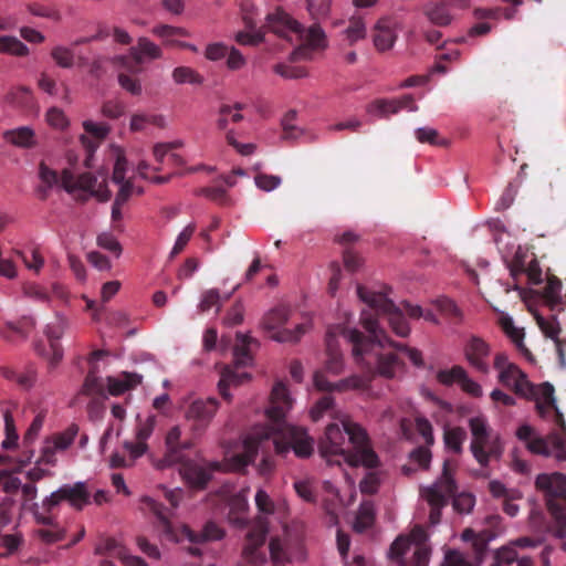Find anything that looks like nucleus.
<instances>
[{
    "instance_id": "obj_32",
    "label": "nucleus",
    "mask_w": 566,
    "mask_h": 566,
    "mask_svg": "<svg viewBox=\"0 0 566 566\" xmlns=\"http://www.w3.org/2000/svg\"><path fill=\"white\" fill-rule=\"evenodd\" d=\"M501 327L522 354H530L528 348L524 344V331L516 327L511 317L501 318Z\"/></svg>"
},
{
    "instance_id": "obj_35",
    "label": "nucleus",
    "mask_w": 566,
    "mask_h": 566,
    "mask_svg": "<svg viewBox=\"0 0 566 566\" xmlns=\"http://www.w3.org/2000/svg\"><path fill=\"white\" fill-rule=\"evenodd\" d=\"M410 547V541L407 536H398L390 545L388 557L390 566H406L402 557Z\"/></svg>"
},
{
    "instance_id": "obj_50",
    "label": "nucleus",
    "mask_w": 566,
    "mask_h": 566,
    "mask_svg": "<svg viewBox=\"0 0 566 566\" xmlns=\"http://www.w3.org/2000/svg\"><path fill=\"white\" fill-rule=\"evenodd\" d=\"M163 126L164 118L160 115L134 114L130 119V129L143 130L147 125Z\"/></svg>"
},
{
    "instance_id": "obj_30",
    "label": "nucleus",
    "mask_w": 566,
    "mask_h": 566,
    "mask_svg": "<svg viewBox=\"0 0 566 566\" xmlns=\"http://www.w3.org/2000/svg\"><path fill=\"white\" fill-rule=\"evenodd\" d=\"M250 379V375L248 373H238L233 370L230 366L223 368L221 373V379L218 384L219 392L223 399L230 400V394L228 392L229 386H238L243 384Z\"/></svg>"
},
{
    "instance_id": "obj_26",
    "label": "nucleus",
    "mask_w": 566,
    "mask_h": 566,
    "mask_svg": "<svg viewBox=\"0 0 566 566\" xmlns=\"http://www.w3.org/2000/svg\"><path fill=\"white\" fill-rule=\"evenodd\" d=\"M397 34L392 29L390 19H380L374 29V44L378 51H387L392 48Z\"/></svg>"
},
{
    "instance_id": "obj_17",
    "label": "nucleus",
    "mask_w": 566,
    "mask_h": 566,
    "mask_svg": "<svg viewBox=\"0 0 566 566\" xmlns=\"http://www.w3.org/2000/svg\"><path fill=\"white\" fill-rule=\"evenodd\" d=\"M401 109H407L409 112L418 111V106L415 104L411 95L407 94L396 99H377L367 107V112L369 114H375L384 118H387L392 114H397Z\"/></svg>"
},
{
    "instance_id": "obj_11",
    "label": "nucleus",
    "mask_w": 566,
    "mask_h": 566,
    "mask_svg": "<svg viewBox=\"0 0 566 566\" xmlns=\"http://www.w3.org/2000/svg\"><path fill=\"white\" fill-rule=\"evenodd\" d=\"M218 408L216 398L197 399L189 405L186 419L191 423L195 436H201L207 430Z\"/></svg>"
},
{
    "instance_id": "obj_48",
    "label": "nucleus",
    "mask_w": 566,
    "mask_h": 566,
    "mask_svg": "<svg viewBox=\"0 0 566 566\" xmlns=\"http://www.w3.org/2000/svg\"><path fill=\"white\" fill-rule=\"evenodd\" d=\"M535 319H536V323H537L539 329L546 337L553 339L555 344H556V339H560L558 337V335L560 333V326L555 316L552 317V319H546L545 317H543L541 315H535Z\"/></svg>"
},
{
    "instance_id": "obj_6",
    "label": "nucleus",
    "mask_w": 566,
    "mask_h": 566,
    "mask_svg": "<svg viewBox=\"0 0 566 566\" xmlns=\"http://www.w3.org/2000/svg\"><path fill=\"white\" fill-rule=\"evenodd\" d=\"M457 468L455 460H444L442 473L438 480L430 486L421 489V495L430 506L429 521L432 525L440 523L442 509L449 504V500L458 491L454 479Z\"/></svg>"
},
{
    "instance_id": "obj_52",
    "label": "nucleus",
    "mask_w": 566,
    "mask_h": 566,
    "mask_svg": "<svg viewBox=\"0 0 566 566\" xmlns=\"http://www.w3.org/2000/svg\"><path fill=\"white\" fill-rule=\"evenodd\" d=\"M196 195L203 196L220 206H228L230 203V198L226 189L221 187H203L198 189Z\"/></svg>"
},
{
    "instance_id": "obj_27",
    "label": "nucleus",
    "mask_w": 566,
    "mask_h": 566,
    "mask_svg": "<svg viewBox=\"0 0 566 566\" xmlns=\"http://www.w3.org/2000/svg\"><path fill=\"white\" fill-rule=\"evenodd\" d=\"M6 142L19 148H33L36 146L35 133L28 126L9 129L3 133Z\"/></svg>"
},
{
    "instance_id": "obj_15",
    "label": "nucleus",
    "mask_w": 566,
    "mask_h": 566,
    "mask_svg": "<svg viewBox=\"0 0 566 566\" xmlns=\"http://www.w3.org/2000/svg\"><path fill=\"white\" fill-rule=\"evenodd\" d=\"M437 379L440 384L446 386L458 382L461 386V389L472 397L482 396V387L470 378L467 370L459 365L453 366L451 369L439 370Z\"/></svg>"
},
{
    "instance_id": "obj_64",
    "label": "nucleus",
    "mask_w": 566,
    "mask_h": 566,
    "mask_svg": "<svg viewBox=\"0 0 566 566\" xmlns=\"http://www.w3.org/2000/svg\"><path fill=\"white\" fill-rule=\"evenodd\" d=\"M270 555L275 566H282L287 562L283 544L279 538H272L269 544Z\"/></svg>"
},
{
    "instance_id": "obj_16",
    "label": "nucleus",
    "mask_w": 566,
    "mask_h": 566,
    "mask_svg": "<svg viewBox=\"0 0 566 566\" xmlns=\"http://www.w3.org/2000/svg\"><path fill=\"white\" fill-rule=\"evenodd\" d=\"M490 353L489 344L478 336H472L464 346V355L468 363L482 374H489L490 371L488 363Z\"/></svg>"
},
{
    "instance_id": "obj_45",
    "label": "nucleus",
    "mask_w": 566,
    "mask_h": 566,
    "mask_svg": "<svg viewBox=\"0 0 566 566\" xmlns=\"http://www.w3.org/2000/svg\"><path fill=\"white\" fill-rule=\"evenodd\" d=\"M51 57L63 69H71L75 62L74 51L63 45H56L51 50Z\"/></svg>"
},
{
    "instance_id": "obj_28",
    "label": "nucleus",
    "mask_w": 566,
    "mask_h": 566,
    "mask_svg": "<svg viewBox=\"0 0 566 566\" xmlns=\"http://www.w3.org/2000/svg\"><path fill=\"white\" fill-rule=\"evenodd\" d=\"M252 345L258 346V340L248 335L237 334V344L233 348V359L235 367H245L252 363Z\"/></svg>"
},
{
    "instance_id": "obj_14",
    "label": "nucleus",
    "mask_w": 566,
    "mask_h": 566,
    "mask_svg": "<svg viewBox=\"0 0 566 566\" xmlns=\"http://www.w3.org/2000/svg\"><path fill=\"white\" fill-rule=\"evenodd\" d=\"M353 329L345 328L340 325L329 327L326 337V364L325 368L328 373L333 375H338L343 370V355L339 350L337 336L342 335L344 338H346L353 346L354 344L348 338V332H352Z\"/></svg>"
},
{
    "instance_id": "obj_59",
    "label": "nucleus",
    "mask_w": 566,
    "mask_h": 566,
    "mask_svg": "<svg viewBox=\"0 0 566 566\" xmlns=\"http://www.w3.org/2000/svg\"><path fill=\"white\" fill-rule=\"evenodd\" d=\"M296 112L294 109L289 111L283 119H282V127H283V138L284 139H295L301 134V128L296 127L293 122L296 119Z\"/></svg>"
},
{
    "instance_id": "obj_2",
    "label": "nucleus",
    "mask_w": 566,
    "mask_h": 566,
    "mask_svg": "<svg viewBox=\"0 0 566 566\" xmlns=\"http://www.w3.org/2000/svg\"><path fill=\"white\" fill-rule=\"evenodd\" d=\"M292 406L289 390L283 382H276L271 392L266 416L272 424L256 426L243 440V451L235 455L240 468L252 463L259 450L271 446L275 453L285 457L293 451L297 458H308L314 450L313 439L304 428L285 422V416Z\"/></svg>"
},
{
    "instance_id": "obj_61",
    "label": "nucleus",
    "mask_w": 566,
    "mask_h": 566,
    "mask_svg": "<svg viewBox=\"0 0 566 566\" xmlns=\"http://www.w3.org/2000/svg\"><path fill=\"white\" fill-rule=\"evenodd\" d=\"M22 543V538L18 534H8L2 536L0 543V557H8L15 553Z\"/></svg>"
},
{
    "instance_id": "obj_22",
    "label": "nucleus",
    "mask_w": 566,
    "mask_h": 566,
    "mask_svg": "<svg viewBox=\"0 0 566 566\" xmlns=\"http://www.w3.org/2000/svg\"><path fill=\"white\" fill-rule=\"evenodd\" d=\"M449 0H430L423 9L424 15L428 20L438 27H447L451 23L452 17L448 9ZM462 6H468V0H460Z\"/></svg>"
},
{
    "instance_id": "obj_8",
    "label": "nucleus",
    "mask_w": 566,
    "mask_h": 566,
    "mask_svg": "<svg viewBox=\"0 0 566 566\" xmlns=\"http://www.w3.org/2000/svg\"><path fill=\"white\" fill-rule=\"evenodd\" d=\"M493 366L499 371V381L503 386L522 397L528 398L535 395L534 386L528 381L526 374L511 363L505 353L495 355Z\"/></svg>"
},
{
    "instance_id": "obj_18",
    "label": "nucleus",
    "mask_w": 566,
    "mask_h": 566,
    "mask_svg": "<svg viewBox=\"0 0 566 566\" xmlns=\"http://www.w3.org/2000/svg\"><path fill=\"white\" fill-rule=\"evenodd\" d=\"M554 387L549 382H544L539 388L541 397L536 400V410L542 418H546L551 410L554 411V421L556 426L564 429L565 420L563 413L558 410L554 397Z\"/></svg>"
},
{
    "instance_id": "obj_1",
    "label": "nucleus",
    "mask_w": 566,
    "mask_h": 566,
    "mask_svg": "<svg viewBox=\"0 0 566 566\" xmlns=\"http://www.w3.org/2000/svg\"><path fill=\"white\" fill-rule=\"evenodd\" d=\"M389 287L384 291H370L363 285H357V295L361 302L368 305L363 310L360 323L369 333L365 336L359 331L348 332V338L354 344V359L366 366L369 371L376 368L377 374L385 378H394L403 369V361L395 353H385V348L392 347L405 352L411 363L421 367L422 354L416 348L391 340L386 332L379 327L378 317H386L392 332L399 337H407L410 327L402 311L388 297Z\"/></svg>"
},
{
    "instance_id": "obj_20",
    "label": "nucleus",
    "mask_w": 566,
    "mask_h": 566,
    "mask_svg": "<svg viewBox=\"0 0 566 566\" xmlns=\"http://www.w3.org/2000/svg\"><path fill=\"white\" fill-rule=\"evenodd\" d=\"M59 490L46 496L41 504L33 503L31 511L38 524L53 525L55 516L52 514L54 509L62 502Z\"/></svg>"
},
{
    "instance_id": "obj_41",
    "label": "nucleus",
    "mask_w": 566,
    "mask_h": 566,
    "mask_svg": "<svg viewBox=\"0 0 566 566\" xmlns=\"http://www.w3.org/2000/svg\"><path fill=\"white\" fill-rule=\"evenodd\" d=\"M78 426L71 423L64 431L51 436V440L60 451L66 450L78 434Z\"/></svg>"
},
{
    "instance_id": "obj_34",
    "label": "nucleus",
    "mask_w": 566,
    "mask_h": 566,
    "mask_svg": "<svg viewBox=\"0 0 566 566\" xmlns=\"http://www.w3.org/2000/svg\"><path fill=\"white\" fill-rule=\"evenodd\" d=\"M171 77L176 84L202 85L203 76L189 66H178L174 69Z\"/></svg>"
},
{
    "instance_id": "obj_39",
    "label": "nucleus",
    "mask_w": 566,
    "mask_h": 566,
    "mask_svg": "<svg viewBox=\"0 0 566 566\" xmlns=\"http://www.w3.org/2000/svg\"><path fill=\"white\" fill-rule=\"evenodd\" d=\"M81 392L83 395H87V396H92V395L102 396V397L105 396V385H104L102 378H99L96 375V371L94 368H92L87 373L84 384L82 386Z\"/></svg>"
},
{
    "instance_id": "obj_49",
    "label": "nucleus",
    "mask_w": 566,
    "mask_h": 566,
    "mask_svg": "<svg viewBox=\"0 0 566 566\" xmlns=\"http://www.w3.org/2000/svg\"><path fill=\"white\" fill-rule=\"evenodd\" d=\"M560 292H562V282L555 276L549 277L544 287V292H543L544 298L552 306L559 305L562 302Z\"/></svg>"
},
{
    "instance_id": "obj_57",
    "label": "nucleus",
    "mask_w": 566,
    "mask_h": 566,
    "mask_svg": "<svg viewBox=\"0 0 566 566\" xmlns=\"http://www.w3.org/2000/svg\"><path fill=\"white\" fill-rule=\"evenodd\" d=\"M489 491L490 493L497 499H521L522 493L518 490L515 489H507L503 483L500 481H491L489 483Z\"/></svg>"
},
{
    "instance_id": "obj_25",
    "label": "nucleus",
    "mask_w": 566,
    "mask_h": 566,
    "mask_svg": "<svg viewBox=\"0 0 566 566\" xmlns=\"http://www.w3.org/2000/svg\"><path fill=\"white\" fill-rule=\"evenodd\" d=\"M108 392L112 396L123 395L142 382V376L136 373L123 371L118 376L106 378Z\"/></svg>"
},
{
    "instance_id": "obj_31",
    "label": "nucleus",
    "mask_w": 566,
    "mask_h": 566,
    "mask_svg": "<svg viewBox=\"0 0 566 566\" xmlns=\"http://www.w3.org/2000/svg\"><path fill=\"white\" fill-rule=\"evenodd\" d=\"M151 33L160 38L165 45L174 46L177 43L175 38H185L189 35V32L180 27H172L169 24H158L151 29Z\"/></svg>"
},
{
    "instance_id": "obj_63",
    "label": "nucleus",
    "mask_w": 566,
    "mask_h": 566,
    "mask_svg": "<svg viewBox=\"0 0 566 566\" xmlns=\"http://www.w3.org/2000/svg\"><path fill=\"white\" fill-rule=\"evenodd\" d=\"M27 10L35 17L48 18L54 21L61 19V14L57 10L40 3H29L27 4Z\"/></svg>"
},
{
    "instance_id": "obj_51",
    "label": "nucleus",
    "mask_w": 566,
    "mask_h": 566,
    "mask_svg": "<svg viewBox=\"0 0 566 566\" xmlns=\"http://www.w3.org/2000/svg\"><path fill=\"white\" fill-rule=\"evenodd\" d=\"M546 505L558 524H566V497H547Z\"/></svg>"
},
{
    "instance_id": "obj_37",
    "label": "nucleus",
    "mask_w": 566,
    "mask_h": 566,
    "mask_svg": "<svg viewBox=\"0 0 566 566\" xmlns=\"http://www.w3.org/2000/svg\"><path fill=\"white\" fill-rule=\"evenodd\" d=\"M375 510L371 502L365 501L360 504L354 527L358 532H364L374 524Z\"/></svg>"
},
{
    "instance_id": "obj_40",
    "label": "nucleus",
    "mask_w": 566,
    "mask_h": 566,
    "mask_svg": "<svg viewBox=\"0 0 566 566\" xmlns=\"http://www.w3.org/2000/svg\"><path fill=\"white\" fill-rule=\"evenodd\" d=\"M0 52L17 56H25L29 53L28 46L15 36H0Z\"/></svg>"
},
{
    "instance_id": "obj_56",
    "label": "nucleus",
    "mask_w": 566,
    "mask_h": 566,
    "mask_svg": "<svg viewBox=\"0 0 566 566\" xmlns=\"http://www.w3.org/2000/svg\"><path fill=\"white\" fill-rule=\"evenodd\" d=\"M51 528H40L36 531L38 536L45 544H53L62 541L65 537V531L61 528L54 521L53 525H49Z\"/></svg>"
},
{
    "instance_id": "obj_54",
    "label": "nucleus",
    "mask_w": 566,
    "mask_h": 566,
    "mask_svg": "<svg viewBox=\"0 0 566 566\" xmlns=\"http://www.w3.org/2000/svg\"><path fill=\"white\" fill-rule=\"evenodd\" d=\"M334 398L329 395L322 397L312 408L311 416L314 421H317L325 412H331V416L337 417V411L334 409Z\"/></svg>"
},
{
    "instance_id": "obj_24",
    "label": "nucleus",
    "mask_w": 566,
    "mask_h": 566,
    "mask_svg": "<svg viewBox=\"0 0 566 566\" xmlns=\"http://www.w3.org/2000/svg\"><path fill=\"white\" fill-rule=\"evenodd\" d=\"M60 497L71 506L82 510L90 502V493L85 483L64 484L59 489Z\"/></svg>"
},
{
    "instance_id": "obj_33",
    "label": "nucleus",
    "mask_w": 566,
    "mask_h": 566,
    "mask_svg": "<svg viewBox=\"0 0 566 566\" xmlns=\"http://www.w3.org/2000/svg\"><path fill=\"white\" fill-rule=\"evenodd\" d=\"M244 105L241 103H235L233 106L222 105L219 109V118L217 122L218 128L223 130L227 128L229 122H241L243 119V115L241 114Z\"/></svg>"
},
{
    "instance_id": "obj_7",
    "label": "nucleus",
    "mask_w": 566,
    "mask_h": 566,
    "mask_svg": "<svg viewBox=\"0 0 566 566\" xmlns=\"http://www.w3.org/2000/svg\"><path fill=\"white\" fill-rule=\"evenodd\" d=\"M469 427L472 433L471 452L480 465L486 467L491 458H499L502 453L500 439H492V430L483 416L470 418Z\"/></svg>"
},
{
    "instance_id": "obj_42",
    "label": "nucleus",
    "mask_w": 566,
    "mask_h": 566,
    "mask_svg": "<svg viewBox=\"0 0 566 566\" xmlns=\"http://www.w3.org/2000/svg\"><path fill=\"white\" fill-rule=\"evenodd\" d=\"M417 140L421 144H430L432 146H448V140L441 138L438 130L431 127H420L415 130Z\"/></svg>"
},
{
    "instance_id": "obj_10",
    "label": "nucleus",
    "mask_w": 566,
    "mask_h": 566,
    "mask_svg": "<svg viewBox=\"0 0 566 566\" xmlns=\"http://www.w3.org/2000/svg\"><path fill=\"white\" fill-rule=\"evenodd\" d=\"M559 431H553L546 438L537 437L526 443L534 454L554 457L557 461H566V426Z\"/></svg>"
},
{
    "instance_id": "obj_19",
    "label": "nucleus",
    "mask_w": 566,
    "mask_h": 566,
    "mask_svg": "<svg viewBox=\"0 0 566 566\" xmlns=\"http://www.w3.org/2000/svg\"><path fill=\"white\" fill-rule=\"evenodd\" d=\"M535 485L538 490L546 493V499L566 497V475L563 473L538 474Z\"/></svg>"
},
{
    "instance_id": "obj_43",
    "label": "nucleus",
    "mask_w": 566,
    "mask_h": 566,
    "mask_svg": "<svg viewBox=\"0 0 566 566\" xmlns=\"http://www.w3.org/2000/svg\"><path fill=\"white\" fill-rule=\"evenodd\" d=\"M96 553L105 554L111 557H117L120 560L123 559V557H127V549L114 538L103 539L97 545Z\"/></svg>"
},
{
    "instance_id": "obj_29",
    "label": "nucleus",
    "mask_w": 566,
    "mask_h": 566,
    "mask_svg": "<svg viewBox=\"0 0 566 566\" xmlns=\"http://www.w3.org/2000/svg\"><path fill=\"white\" fill-rule=\"evenodd\" d=\"M355 361L367 371L366 376H359V375H352L347 378H344L337 382H333V391H346L349 389H365L368 387L371 378L377 374L376 368L374 371H369L366 366L361 363H358L356 359Z\"/></svg>"
},
{
    "instance_id": "obj_46",
    "label": "nucleus",
    "mask_w": 566,
    "mask_h": 566,
    "mask_svg": "<svg viewBox=\"0 0 566 566\" xmlns=\"http://www.w3.org/2000/svg\"><path fill=\"white\" fill-rule=\"evenodd\" d=\"M346 40L350 45L366 36V27L361 18L353 17L345 30Z\"/></svg>"
},
{
    "instance_id": "obj_21",
    "label": "nucleus",
    "mask_w": 566,
    "mask_h": 566,
    "mask_svg": "<svg viewBox=\"0 0 566 566\" xmlns=\"http://www.w3.org/2000/svg\"><path fill=\"white\" fill-rule=\"evenodd\" d=\"M492 566H534V559L521 555L512 545L506 544L494 552Z\"/></svg>"
},
{
    "instance_id": "obj_55",
    "label": "nucleus",
    "mask_w": 566,
    "mask_h": 566,
    "mask_svg": "<svg viewBox=\"0 0 566 566\" xmlns=\"http://www.w3.org/2000/svg\"><path fill=\"white\" fill-rule=\"evenodd\" d=\"M453 499L452 505L453 509L459 513H470L475 504V497L471 493L462 492L457 494V492L451 496Z\"/></svg>"
},
{
    "instance_id": "obj_13",
    "label": "nucleus",
    "mask_w": 566,
    "mask_h": 566,
    "mask_svg": "<svg viewBox=\"0 0 566 566\" xmlns=\"http://www.w3.org/2000/svg\"><path fill=\"white\" fill-rule=\"evenodd\" d=\"M166 452L159 461V468L164 469L185 460L184 451L191 449L193 443L191 440L181 441V430L178 426L172 427L166 434Z\"/></svg>"
},
{
    "instance_id": "obj_44",
    "label": "nucleus",
    "mask_w": 566,
    "mask_h": 566,
    "mask_svg": "<svg viewBox=\"0 0 566 566\" xmlns=\"http://www.w3.org/2000/svg\"><path fill=\"white\" fill-rule=\"evenodd\" d=\"M247 509V501L242 496H234L230 502L229 520L239 526L244 525L247 522L244 516Z\"/></svg>"
},
{
    "instance_id": "obj_36",
    "label": "nucleus",
    "mask_w": 566,
    "mask_h": 566,
    "mask_svg": "<svg viewBox=\"0 0 566 566\" xmlns=\"http://www.w3.org/2000/svg\"><path fill=\"white\" fill-rule=\"evenodd\" d=\"M3 375L7 379L15 381L20 388L28 390L32 388L36 380V373L33 367H28L24 371L18 373L12 369H6Z\"/></svg>"
},
{
    "instance_id": "obj_9",
    "label": "nucleus",
    "mask_w": 566,
    "mask_h": 566,
    "mask_svg": "<svg viewBox=\"0 0 566 566\" xmlns=\"http://www.w3.org/2000/svg\"><path fill=\"white\" fill-rule=\"evenodd\" d=\"M290 308L277 306L268 312L262 319L264 331L271 333L270 337L280 343H295L305 333V325L297 324L294 329L281 328L287 322Z\"/></svg>"
},
{
    "instance_id": "obj_3",
    "label": "nucleus",
    "mask_w": 566,
    "mask_h": 566,
    "mask_svg": "<svg viewBox=\"0 0 566 566\" xmlns=\"http://www.w3.org/2000/svg\"><path fill=\"white\" fill-rule=\"evenodd\" d=\"M340 424L329 423L318 443V450L328 464L346 462L352 467L376 468L378 455L371 449L366 431L346 416Z\"/></svg>"
},
{
    "instance_id": "obj_53",
    "label": "nucleus",
    "mask_w": 566,
    "mask_h": 566,
    "mask_svg": "<svg viewBox=\"0 0 566 566\" xmlns=\"http://www.w3.org/2000/svg\"><path fill=\"white\" fill-rule=\"evenodd\" d=\"M4 430L6 439L2 441V448L11 449L17 447L19 436L15 430L14 419L9 410L4 412Z\"/></svg>"
},
{
    "instance_id": "obj_5",
    "label": "nucleus",
    "mask_w": 566,
    "mask_h": 566,
    "mask_svg": "<svg viewBox=\"0 0 566 566\" xmlns=\"http://www.w3.org/2000/svg\"><path fill=\"white\" fill-rule=\"evenodd\" d=\"M139 510L145 515H153L156 518L155 526L164 539L179 543L185 539L190 543H202L221 539L223 530L214 522H207L200 533H196L187 525L175 526L168 518V510L159 502L149 496L140 499Z\"/></svg>"
},
{
    "instance_id": "obj_38",
    "label": "nucleus",
    "mask_w": 566,
    "mask_h": 566,
    "mask_svg": "<svg viewBox=\"0 0 566 566\" xmlns=\"http://www.w3.org/2000/svg\"><path fill=\"white\" fill-rule=\"evenodd\" d=\"M467 439V432L461 427L449 428L444 430L443 441L448 449L452 450L454 453L462 452V444Z\"/></svg>"
},
{
    "instance_id": "obj_60",
    "label": "nucleus",
    "mask_w": 566,
    "mask_h": 566,
    "mask_svg": "<svg viewBox=\"0 0 566 566\" xmlns=\"http://www.w3.org/2000/svg\"><path fill=\"white\" fill-rule=\"evenodd\" d=\"M0 336L8 342H14L17 338L25 339L28 331H24L23 326H20L19 323L7 322L0 328Z\"/></svg>"
},
{
    "instance_id": "obj_23",
    "label": "nucleus",
    "mask_w": 566,
    "mask_h": 566,
    "mask_svg": "<svg viewBox=\"0 0 566 566\" xmlns=\"http://www.w3.org/2000/svg\"><path fill=\"white\" fill-rule=\"evenodd\" d=\"M129 55L136 64H143L146 61L158 60L163 56L159 45L150 41L148 38L142 36L137 40L136 45L129 49Z\"/></svg>"
},
{
    "instance_id": "obj_62",
    "label": "nucleus",
    "mask_w": 566,
    "mask_h": 566,
    "mask_svg": "<svg viewBox=\"0 0 566 566\" xmlns=\"http://www.w3.org/2000/svg\"><path fill=\"white\" fill-rule=\"evenodd\" d=\"M196 230V226L193 223L188 224L177 237V240L172 247L169 258L174 259L177 254H179L185 247L188 244L191 239L193 232Z\"/></svg>"
},
{
    "instance_id": "obj_4",
    "label": "nucleus",
    "mask_w": 566,
    "mask_h": 566,
    "mask_svg": "<svg viewBox=\"0 0 566 566\" xmlns=\"http://www.w3.org/2000/svg\"><path fill=\"white\" fill-rule=\"evenodd\" d=\"M262 29H266L291 43L293 41L303 43L293 51L291 55L293 61L307 59L310 49H323L326 46L325 33L317 23L305 29L281 9H276L266 15V23Z\"/></svg>"
},
{
    "instance_id": "obj_47",
    "label": "nucleus",
    "mask_w": 566,
    "mask_h": 566,
    "mask_svg": "<svg viewBox=\"0 0 566 566\" xmlns=\"http://www.w3.org/2000/svg\"><path fill=\"white\" fill-rule=\"evenodd\" d=\"M436 304L438 310L449 317L453 324H459L462 321V312L452 300L442 297L437 300Z\"/></svg>"
},
{
    "instance_id": "obj_58",
    "label": "nucleus",
    "mask_w": 566,
    "mask_h": 566,
    "mask_svg": "<svg viewBox=\"0 0 566 566\" xmlns=\"http://www.w3.org/2000/svg\"><path fill=\"white\" fill-rule=\"evenodd\" d=\"M296 112L294 109L289 111L283 119H282V127H283V138L284 139H295L301 134V128L296 127L293 122L296 119Z\"/></svg>"
},
{
    "instance_id": "obj_12",
    "label": "nucleus",
    "mask_w": 566,
    "mask_h": 566,
    "mask_svg": "<svg viewBox=\"0 0 566 566\" xmlns=\"http://www.w3.org/2000/svg\"><path fill=\"white\" fill-rule=\"evenodd\" d=\"M222 464L220 462L198 463L187 460L180 463L179 472L185 482L192 489L205 490L211 480L212 472L220 471Z\"/></svg>"
}]
</instances>
